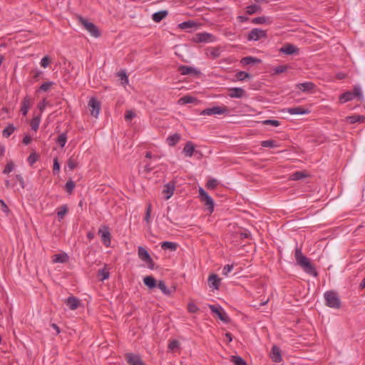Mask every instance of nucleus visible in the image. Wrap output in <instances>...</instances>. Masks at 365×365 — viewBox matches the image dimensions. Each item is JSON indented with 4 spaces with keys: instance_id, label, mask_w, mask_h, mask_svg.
<instances>
[{
    "instance_id": "f257e3e1",
    "label": "nucleus",
    "mask_w": 365,
    "mask_h": 365,
    "mask_svg": "<svg viewBox=\"0 0 365 365\" xmlns=\"http://www.w3.org/2000/svg\"><path fill=\"white\" fill-rule=\"evenodd\" d=\"M294 257L297 264L301 267L306 273L314 277H317L318 273L314 266L311 263L309 259L303 255L302 250L297 247L295 249Z\"/></svg>"
},
{
    "instance_id": "f03ea898",
    "label": "nucleus",
    "mask_w": 365,
    "mask_h": 365,
    "mask_svg": "<svg viewBox=\"0 0 365 365\" xmlns=\"http://www.w3.org/2000/svg\"><path fill=\"white\" fill-rule=\"evenodd\" d=\"M325 304L333 309H339L341 307V299L338 293L334 290L327 291L324 294Z\"/></svg>"
},
{
    "instance_id": "7ed1b4c3",
    "label": "nucleus",
    "mask_w": 365,
    "mask_h": 365,
    "mask_svg": "<svg viewBox=\"0 0 365 365\" xmlns=\"http://www.w3.org/2000/svg\"><path fill=\"white\" fill-rule=\"evenodd\" d=\"M77 19L78 23L83 26V28L94 38H98L101 34L98 28L92 22L88 21V19L81 16H78Z\"/></svg>"
},
{
    "instance_id": "20e7f679",
    "label": "nucleus",
    "mask_w": 365,
    "mask_h": 365,
    "mask_svg": "<svg viewBox=\"0 0 365 365\" xmlns=\"http://www.w3.org/2000/svg\"><path fill=\"white\" fill-rule=\"evenodd\" d=\"M199 197L210 212L212 213L214 210V200L202 187L199 189Z\"/></svg>"
},
{
    "instance_id": "39448f33",
    "label": "nucleus",
    "mask_w": 365,
    "mask_h": 365,
    "mask_svg": "<svg viewBox=\"0 0 365 365\" xmlns=\"http://www.w3.org/2000/svg\"><path fill=\"white\" fill-rule=\"evenodd\" d=\"M229 110L225 106H214L212 108H208L202 110L200 112L202 115H222L228 114Z\"/></svg>"
},
{
    "instance_id": "423d86ee",
    "label": "nucleus",
    "mask_w": 365,
    "mask_h": 365,
    "mask_svg": "<svg viewBox=\"0 0 365 365\" xmlns=\"http://www.w3.org/2000/svg\"><path fill=\"white\" fill-rule=\"evenodd\" d=\"M138 255L139 258L142 261L145 262L147 264L148 267L149 269H154V265H155L154 262H153V259L151 258L148 252L144 247H143L141 246L138 247Z\"/></svg>"
},
{
    "instance_id": "0eeeda50",
    "label": "nucleus",
    "mask_w": 365,
    "mask_h": 365,
    "mask_svg": "<svg viewBox=\"0 0 365 365\" xmlns=\"http://www.w3.org/2000/svg\"><path fill=\"white\" fill-rule=\"evenodd\" d=\"M267 37V31L261 29H252L248 34L247 39L249 41H259Z\"/></svg>"
},
{
    "instance_id": "6e6552de",
    "label": "nucleus",
    "mask_w": 365,
    "mask_h": 365,
    "mask_svg": "<svg viewBox=\"0 0 365 365\" xmlns=\"http://www.w3.org/2000/svg\"><path fill=\"white\" fill-rule=\"evenodd\" d=\"M209 308L212 313L217 315L221 321L225 323L230 322L228 315L221 307H216L215 305L210 304Z\"/></svg>"
},
{
    "instance_id": "1a4fd4ad",
    "label": "nucleus",
    "mask_w": 365,
    "mask_h": 365,
    "mask_svg": "<svg viewBox=\"0 0 365 365\" xmlns=\"http://www.w3.org/2000/svg\"><path fill=\"white\" fill-rule=\"evenodd\" d=\"M124 356L128 365H145L141 356L138 354L126 353Z\"/></svg>"
},
{
    "instance_id": "9d476101",
    "label": "nucleus",
    "mask_w": 365,
    "mask_h": 365,
    "mask_svg": "<svg viewBox=\"0 0 365 365\" xmlns=\"http://www.w3.org/2000/svg\"><path fill=\"white\" fill-rule=\"evenodd\" d=\"M98 235H101L103 244L108 247L110 246L111 243V236L110 233L107 227L103 226L98 230Z\"/></svg>"
},
{
    "instance_id": "9b49d317",
    "label": "nucleus",
    "mask_w": 365,
    "mask_h": 365,
    "mask_svg": "<svg viewBox=\"0 0 365 365\" xmlns=\"http://www.w3.org/2000/svg\"><path fill=\"white\" fill-rule=\"evenodd\" d=\"M279 52L286 55H297L299 54V49L294 44L286 43L280 48Z\"/></svg>"
},
{
    "instance_id": "f8f14e48",
    "label": "nucleus",
    "mask_w": 365,
    "mask_h": 365,
    "mask_svg": "<svg viewBox=\"0 0 365 365\" xmlns=\"http://www.w3.org/2000/svg\"><path fill=\"white\" fill-rule=\"evenodd\" d=\"M209 287L212 290H217L220 288L221 284V279L219 278L217 274H212L209 276L207 279Z\"/></svg>"
},
{
    "instance_id": "ddd939ff",
    "label": "nucleus",
    "mask_w": 365,
    "mask_h": 365,
    "mask_svg": "<svg viewBox=\"0 0 365 365\" xmlns=\"http://www.w3.org/2000/svg\"><path fill=\"white\" fill-rule=\"evenodd\" d=\"M88 107L91 108V114L97 117L100 112L101 103L96 98H91L88 101Z\"/></svg>"
},
{
    "instance_id": "4468645a",
    "label": "nucleus",
    "mask_w": 365,
    "mask_h": 365,
    "mask_svg": "<svg viewBox=\"0 0 365 365\" xmlns=\"http://www.w3.org/2000/svg\"><path fill=\"white\" fill-rule=\"evenodd\" d=\"M178 71L182 75H184V76L192 75L195 76H197L200 74V71L199 70H197V68H195L194 67L187 66H180L178 68Z\"/></svg>"
},
{
    "instance_id": "2eb2a0df",
    "label": "nucleus",
    "mask_w": 365,
    "mask_h": 365,
    "mask_svg": "<svg viewBox=\"0 0 365 365\" xmlns=\"http://www.w3.org/2000/svg\"><path fill=\"white\" fill-rule=\"evenodd\" d=\"M228 91V96L232 98H241L246 96V91L242 88H230Z\"/></svg>"
},
{
    "instance_id": "dca6fc26",
    "label": "nucleus",
    "mask_w": 365,
    "mask_h": 365,
    "mask_svg": "<svg viewBox=\"0 0 365 365\" xmlns=\"http://www.w3.org/2000/svg\"><path fill=\"white\" fill-rule=\"evenodd\" d=\"M269 356L272 361L275 363H280L282 361V351L279 347L274 345L272 348Z\"/></svg>"
},
{
    "instance_id": "f3484780",
    "label": "nucleus",
    "mask_w": 365,
    "mask_h": 365,
    "mask_svg": "<svg viewBox=\"0 0 365 365\" xmlns=\"http://www.w3.org/2000/svg\"><path fill=\"white\" fill-rule=\"evenodd\" d=\"M31 106V99L29 96H26L21 102V112L24 116H26Z\"/></svg>"
},
{
    "instance_id": "a211bd4d",
    "label": "nucleus",
    "mask_w": 365,
    "mask_h": 365,
    "mask_svg": "<svg viewBox=\"0 0 365 365\" xmlns=\"http://www.w3.org/2000/svg\"><path fill=\"white\" fill-rule=\"evenodd\" d=\"M213 36L210 34L203 32L197 34L195 38L196 42H210L213 41Z\"/></svg>"
},
{
    "instance_id": "6ab92c4d",
    "label": "nucleus",
    "mask_w": 365,
    "mask_h": 365,
    "mask_svg": "<svg viewBox=\"0 0 365 365\" xmlns=\"http://www.w3.org/2000/svg\"><path fill=\"white\" fill-rule=\"evenodd\" d=\"M71 310H76L80 305V301L75 297H68L65 302Z\"/></svg>"
},
{
    "instance_id": "aec40b11",
    "label": "nucleus",
    "mask_w": 365,
    "mask_h": 365,
    "mask_svg": "<svg viewBox=\"0 0 365 365\" xmlns=\"http://www.w3.org/2000/svg\"><path fill=\"white\" fill-rule=\"evenodd\" d=\"M287 112L291 115H304L308 114L310 110L308 108H305L301 106H297L293 108H289Z\"/></svg>"
},
{
    "instance_id": "412c9836",
    "label": "nucleus",
    "mask_w": 365,
    "mask_h": 365,
    "mask_svg": "<svg viewBox=\"0 0 365 365\" xmlns=\"http://www.w3.org/2000/svg\"><path fill=\"white\" fill-rule=\"evenodd\" d=\"M175 185L173 183H168L164 186L163 192L165 195V199L167 200L170 199L174 193Z\"/></svg>"
},
{
    "instance_id": "4be33fe9",
    "label": "nucleus",
    "mask_w": 365,
    "mask_h": 365,
    "mask_svg": "<svg viewBox=\"0 0 365 365\" xmlns=\"http://www.w3.org/2000/svg\"><path fill=\"white\" fill-rule=\"evenodd\" d=\"M297 87L303 92H310L314 90L315 86L312 82H304L302 83H299L297 85Z\"/></svg>"
},
{
    "instance_id": "5701e85b",
    "label": "nucleus",
    "mask_w": 365,
    "mask_h": 365,
    "mask_svg": "<svg viewBox=\"0 0 365 365\" xmlns=\"http://www.w3.org/2000/svg\"><path fill=\"white\" fill-rule=\"evenodd\" d=\"M195 151V145L191 141H188L185 145L183 153L186 157H192Z\"/></svg>"
},
{
    "instance_id": "b1692460",
    "label": "nucleus",
    "mask_w": 365,
    "mask_h": 365,
    "mask_svg": "<svg viewBox=\"0 0 365 365\" xmlns=\"http://www.w3.org/2000/svg\"><path fill=\"white\" fill-rule=\"evenodd\" d=\"M168 11L162 10V11L154 13L152 15V19L153 21H155L156 23H159L163 19H165L168 16Z\"/></svg>"
},
{
    "instance_id": "393cba45",
    "label": "nucleus",
    "mask_w": 365,
    "mask_h": 365,
    "mask_svg": "<svg viewBox=\"0 0 365 365\" xmlns=\"http://www.w3.org/2000/svg\"><path fill=\"white\" fill-rule=\"evenodd\" d=\"M346 121H348L351 124H354L356 123H361L365 121V116L360 115H353L346 117Z\"/></svg>"
},
{
    "instance_id": "a878e982",
    "label": "nucleus",
    "mask_w": 365,
    "mask_h": 365,
    "mask_svg": "<svg viewBox=\"0 0 365 365\" xmlns=\"http://www.w3.org/2000/svg\"><path fill=\"white\" fill-rule=\"evenodd\" d=\"M180 138L181 136L180 134L174 133L171 135H169L167 138L166 141L170 146H175L180 141Z\"/></svg>"
},
{
    "instance_id": "bb28decb",
    "label": "nucleus",
    "mask_w": 365,
    "mask_h": 365,
    "mask_svg": "<svg viewBox=\"0 0 365 365\" xmlns=\"http://www.w3.org/2000/svg\"><path fill=\"white\" fill-rule=\"evenodd\" d=\"M259 63H261V60L259 58L252 56H246L241 59V63L243 65L256 64Z\"/></svg>"
},
{
    "instance_id": "cd10ccee",
    "label": "nucleus",
    "mask_w": 365,
    "mask_h": 365,
    "mask_svg": "<svg viewBox=\"0 0 365 365\" xmlns=\"http://www.w3.org/2000/svg\"><path fill=\"white\" fill-rule=\"evenodd\" d=\"M144 284L149 288L153 289L157 286V282L153 276H146L143 278Z\"/></svg>"
},
{
    "instance_id": "c85d7f7f",
    "label": "nucleus",
    "mask_w": 365,
    "mask_h": 365,
    "mask_svg": "<svg viewBox=\"0 0 365 365\" xmlns=\"http://www.w3.org/2000/svg\"><path fill=\"white\" fill-rule=\"evenodd\" d=\"M252 23L254 24H269L271 20L269 17L259 16L252 19Z\"/></svg>"
},
{
    "instance_id": "c756f323",
    "label": "nucleus",
    "mask_w": 365,
    "mask_h": 365,
    "mask_svg": "<svg viewBox=\"0 0 365 365\" xmlns=\"http://www.w3.org/2000/svg\"><path fill=\"white\" fill-rule=\"evenodd\" d=\"M68 255L66 253L55 255L53 258V263H64L68 260Z\"/></svg>"
},
{
    "instance_id": "7c9ffc66",
    "label": "nucleus",
    "mask_w": 365,
    "mask_h": 365,
    "mask_svg": "<svg viewBox=\"0 0 365 365\" xmlns=\"http://www.w3.org/2000/svg\"><path fill=\"white\" fill-rule=\"evenodd\" d=\"M178 245L173 242H163L161 243V248L164 250H169L170 251H175L177 250Z\"/></svg>"
},
{
    "instance_id": "2f4dec72",
    "label": "nucleus",
    "mask_w": 365,
    "mask_h": 365,
    "mask_svg": "<svg viewBox=\"0 0 365 365\" xmlns=\"http://www.w3.org/2000/svg\"><path fill=\"white\" fill-rule=\"evenodd\" d=\"M196 98L191 96H185L178 100V103L180 105H185L188 103H192L196 101Z\"/></svg>"
},
{
    "instance_id": "473e14b6",
    "label": "nucleus",
    "mask_w": 365,
    "mask_h": 365,
    "mask_svg": "<svg viewBox=\"0 0 365 365\" xmlns=\"http://www.w3.org/2000/svg\"><path fill=\"white\" fill-rule=\"evenodd\" d=\"M259 11H261V7L257 4L250 5L246 7V13L248 15H252Z\"/></svg>"
},
{
    "instance_id": "72a5a7b5",
    "label": "nucleus",
    "mask_w": 365,
    "mask_h": 365,
    "mask_svg": "<svg viewBox=\"0 0 365 365\" xmlns=\"http://www.w3.org/2000/svg\"><path fill=\"white\" fill-rule=\"evenodd\" d=\"M41 122V115L34 116L31 120L30 125L31 129L36 131L38 129L39 124Z\"/></svg>"
},
{
    "instance_id": "f704fd0d",
    "label": "nucleus",
    "mask_w": 365,
    "mask_h": 365,
    "mask_svg": "<svg viewBox=\"0 0 365 365\" xmlns=\"http://www.w3.org/2000/svg\"><path fill=\"white\" fill-rule=\"evenodd\" d=\"M307 176V174L303 171H297L290 175L292 180H299Z\"/></svg>"
},
{
    "instance_id": "c9c22d12",
    "label": "nucleus",
    "mask_w": 365,
    "mask_h": 365,
    "mask_svg": "<svg viewBox=\"0 0 365 365\" xmlns=\"http://www.w3.org/2000/svg\"><path fill=\"white\" fill-rule=\"evenodd\" d=\"M354 98V93H353L352 92L344 93L340 96V98H339L340 101L342 103H345V102L351 101Z\"/></svg>"
},
{
    "instance_id": "e433bc0d",
    "label": "nucleus",
    "mask_w": 365,
    "mask_h": 365,
    "mask_svg": "<svg viewBox=\"0 0 365 365\" xmlns=\"http://www.w3.org/2000/svg\"><path fill=\"white\" fill-rule=\"evenodd\" d=\"M157 286L164 294L167 296L171 294L172 291L167 287L165 283L163 281H159Z\"/></svg>"
},
{
    "instance_id": "4c0bfd02",
    "label": "nucleus",
    "mask_w": 365,
    "mask_h": 365,
    "mask_svg": "<svg viewBox=\"0 0 365 365\" xmlns=\"http://www.w3.org/2000/svg\"><path fill=\"white\" fill-rule=\"evenodd\" d=\"M230 361L235 365H247L246 361L240 356H231Z\"/></svg>"
},
{
    "instance_id": "58836bf2",
    "label": "nucleus",
    "mask_w": 365,
    "mask_h": 365,
    "mask_svg": "<svg viewBox=\"0 0 365 365\" xmlns=\"http://www.w3.org/2000/svg\"><path fill=\"white\" fill-rule=\"evenodd\" d=\"M152 212V205L150 202H148L146 205L145 215L144 217V220L146 222L148 225L150 223V215Z\"/></svg>"
},
{
    "instance_id": "ea45409f",
    "label": "nucleus",
    "mask_w": 365,
    "mask_h": 365,
    "mask_svg": "<svg viewBox=\"0 0 365 365\" xmlns=\"http://www.w3.org/2000/svg\"><path fill=\"white\" fill-rule=\"evenodd\" d=\"M67 142V135L66 133H63L58 135L56 139V143L61 146V148H63Z\"/></svg>"
},
{
    "instance_id": "a19ab883",
    "label": "nucleus",
    "mask_w": 365,
    "mask_h": 365,
    "mask_svg": "<svg viewBox=\"0 0 365 365\" xmlns=\"http://www.w3.org/2000/svg\"><path fill=\"white\" fill-rule=\"evenodd\" d=\"M197 26V24L194 22L193 21H184L181 24H180L179 26L182 29H192L195 28Z\"/></svg>"
},
{
    "instance_id": "79ce46f5",
    "label": "nucleus",
    "mask_w": 365,
    "mask_h": 365,
    "mask_svg": "<svg viewBox=\"0 0 365 365\" xmlns=\"http://www.w3.org/2000/svg\"><path fill=\"white\" fill-rule=\"evenodd\" d=\"M15 130V127L10 124L3 130L2 135L5 138H9Z\"/></svg>"
},
{
    "instance_id": "37998d69",
    "label": "nucleus",
    "mask_w": 365,
    "mask_h": 365,
    "mask_svg": "<svg viewBox=\"0 0 365 365\" xmlns=\"http://www.w3.org/2000/svg\"><path fill=\"white\" fill-rule=\"evenodd\" d=\"M261 145L264 148H276L277 147V143L275 140H267L262 141Z\"/></svg>"
},
{
    "instance_id": "c03bdc74",
    "label": "nucleus",
    "mask_w": 365,
    "mask_h": 365,
    "mask_svg": "<svg viewBox=\"0 0 365 365\" xmlns=\"http://www.w3.org/2000/svg\"><path fill=\"white\" fill-rule=\"evenodd\" d=\"M236 78L238 81H244L246 78H250L251 76L250 73L245 72V71H239L236 73Z\"/></svg>"
},
{
    "instance_id": "a18cd8bd",
    "label": "nucleus",
    "mask_w": 365,
    "mask_h": 365,
    "mask_svg": "<svg viewBox=\"0 0 365 365\" xmlns=\"http://www.w3.org/2000/svg\"><path fill=\"white\" fill-rule=\"evenodd\" d=\"M68 212V208L66 205L61 206L57 212V215L59 220H61L64 217L66 214Z\"/></svg>"
},
{
    "instance_id": "49530a36",
    "label": "nucleus",
    "mask_w": 365,
    "mask_h": 365,
    "mask_svg": "<svg viewBox=\"0 0 365 365\" xmlns=\"http://www.w3.org/2000/svg\"><path fill=\"white\" fill-rule=\"evenodd\" d=\"M288 69V66L287 65H280L279 66H277L273 68L274 74H280L285 71H287Z\"/></svg>"
},
{
    "instance_id": "de8ad7c7",
    "label": "nucleus",
    "mask_w": 365,
    "mask_h": 365,
    "mask_svg": "<svg viewBox=\"0 0 365 365\" xmlns=\"http://www.w3.org/2000/svg\"><path fill=\"white\" fill-rule=\"evenodd\" d=\"M75 187V182L72 180H69L66 182L65 185V189L68 193H72L73 189Z\"/></svg>"
},
{
    "instance_id": "09e8293b",
    "label": "nucleus",
    "mask_w": 365,
    "mask_h": 365,
    "mask_svg": "<svg viewBox=\"0 0 365 365\" xmlns=\"http://www.w3.org/2000/svg\"><path fill=\"white\" fill-rule=\"evenodd\" d=\"M98 274V277H101V281H103V280L108 279L110 276L109 272L104 269H99Z\"/></svg>"
},
{
    "instance_id": "8fccbe9b",
    "label": "nucleus",
    "mask_w": 365,
    "mask_h": 365,
    "mask_svg": "<svg viewBox=\"0 0 365 365\" xmlns=\"http://www.w3.org/2000/svg\"><path fill=\"white\" fill-rule=\"evenodd\" d=\"M262 123L263 125H272L274 127H277L280 125V122L277 120H263Z\"/></svg>"
},
{
    "instance_id": "3c124183",
    "label": "nucleus",
    "mask_w": 365,
    "mask_h": 365,
    "mask_svg": "<svg viewBox=\"0 0 365 365\" xmlns=\"http://www.w3.org/2000/svg\"><path fill=\"white\" fill-rule=\"evenodd\" d=\"M180 344H168V352H177L180 349Z\"/></svg>"
},
{
    "instance_id": "603ef678",
    "label": "nucleus",
    "mask_w": 365,
    "mask_h": 365,
    "mask_svg": "<svg viewBox=\"0 0 365 365\" xmlns=\"http://www.w3.org/2000/svg\"><path fill=\"white\" fill-rule=\"evenodd\" d=\"M38 160V155H36L35 153H32L29 155L28 157V163L32 165H34Z\"/></svg>"
},
{
    "instance_id": "864d4df0",
    "label": "nucleus",
    "mask_w": 365,
    "mask_h": 365,
    "mask_svg": "<svg viewBox=\"0 0 365 365\" xmlns=\"http://www.w3.org/2000/svg\"><path fill=\"white\" fill-rule=\"evenodd\" d=\"M78 165V163L77 162L73 159V158H69L68 162H67V166L68 168H69V170H74Z\"/></svg>"
},
{
    "instance_id": "5fc2aeb1",
    "label": "nucleus",
    "mask_w": 365,
    "mask_h": 365,
    "mask_svg": "<svg viewBox=\"0 0 365 365\" xmlns=\"http://www.w3.org/2000/svg\"><path fill=\"white\" fill-rule=\"evenodd\" d=\"M14 168V164L12 162H9L6 167L4 168L3 170V173L4 174H9L10 173Z\"/></svg>"
},
{
    "instance_id": "6e6d98bb",
    "label": "nucleus",
    "mask_w": 365,
    "mask_h": 365,
    "mask_svg": "<svg viewBox=\"0 0 365 365\" xmlns=\"http://www.w3.org/2000/svg\"><path fill=\"white\" fill-rule=\"evenodd\" d=\"M217 185V180L215 179L209 180L206 184L208 189H215Z\"/></svg>"
},
{
    "instance_id": "4d7b16f0",
    "label": "nucleus",
    "mask_w": 365,
    "mask_h": 365,
    "mask_svg": "<svg viewBox=\"0 0 365 365\" xmlns=\"http://www.w3.org/2000/svg\"><path fill=\"white\" fill-rule=\"evenodd\" d=\"M187 310L190 313H195L199 310V308L195 304L190 302L187 304Z\"/></svg>"
},
{
    "instance_id": "13d9d810",
    "label": "nucleus",
    "mask_w": 365,
    "mask_h": 365,
    "mask_svg": "<svg viewBox=\"0 0 365 365\" xmlns=\"http://www.w3.org/2000/svg\"><path fill=\"white\" fill-rule=\"evenodd\" d=\"M53 84V82H45L40 86L39 90L46 92Z\"/></svg>"
},
{
    "instance_id": "bf43d9fd",
    "label": "nucleus",
    "mask_w": 365,
    "mask_h": 365,
    "mask_svg": "<svg viewBox=\"0 0 365 365\" xmlns=\"http://www.w3.org/2000/svg\"><path fill=\"white\" fill-rule=\"evenodd\" d=\"M118 75L120 77V80L122 81V84H127L128 83V78L125 72L120 71L118 73Z\"/></svg>"
},
{
    "instance_id": "052dcab7",
    "label": "nucleus",
    "mask_w": 365,
    "mask_h": 365,
    "mask_svg": "<svg viewBox=\"0 0 365 365\" xmlns=\"http://www.w3.org/2000/svg\"><path fill=\"white\" fill-rule=\"evenodd\" d=\"M60 170V164L57 158L53 159V172L54 174H58Z\"/></svg>"
},
{
    "instance_id": "680f3d73",
    "label": "nucleus",
    "mask_w": 365,
    "mask_h": 365,
    "mask_svg": "<svg viewBox=\"0 0 365 365\" xmlns=\"http://www.w3.org/2000/svg\"><path fill=\"white\" fill-rule=\"evenodd\" d=\"M233 269V265L232 264H227L223 267L222 269V274L225 276H227L228 274Z\"/></svg>"
},
{
    "instance_id": "e2e57ef3",
    "label": "nucleus",
    "mask_w": 365,
    "mask_h": 365,
    "mask_svg": "<svg viewBox=\"0 0 365 365\" xmlns=\"http://www.w3.org/2000/svg\"><path fill=\"white\" fill-rule=\"evenodd\" d=\"M49 57L46 56L41 58L40 64L43 68H46L49 64Z\"/></svg>"
},
{
    "instance_id": "0e129e2a",
    "label": "nucleus",
    "mask_w": 365,
    "mask_h": 365,
    "mask_svg": "<svg viewBox=\"0 0 365 365\" xmlns=\"http://www.w3.org/2000/svg\"><path fill=\"white\" fill-rule=\"evenodd\" d=\"M135 117V113L134 112H133L132 110L126 111V113L125 115V119L126 120H130Z\"/></svg>"
},
{
    "instance_id": "69168bd1",
    "label": "nucleus",
    "mask_w": 365,
    "mask_h": 365,
    "mask_svg": "<svg viewBox=\"0 0 365 365\" xmlns=\"http://www.w3.org/2000/svg\"><path fill=\"white\" fill-rule=\"evenodd\" d=\"M352 93H354V97H358L359 98H361L362 96V93H361L360 88L355 87L354 88V91Z\"/></svg>"
},
{
    "instance_id": "338daca9",
    "label": "nucleus",
    "mask_w": 365,
    "mask_h": 365,
    "mask_svg": "<svg viewBox=\"0 0 365 365\" xmlns=\"http://www.w3.org/2000/svg\"><path fill=\"white\" fill-rule=\"evenodd\" d=\"M0 207L1 208V210L4 212H9V207L8 206L6 205V203L4 202V201L1 199H0Z\"/></svg>"
},
{
    "instance_id": "774afa93",
    "label": "nucleus",
    "mask_w": 365,
    "mask_h": 365,
    "mask_svg": "<svg viewBox=\"0 0 365 365\" xmlns=\"http://www.w3.org/2000/svg\"><path fill=\"white\" fill-rule=\"evenodd\" d=\"M210 54L214 58H217L220 56V51L217 48H212L210 51Z\"/></svg>"
}]
</instances>
